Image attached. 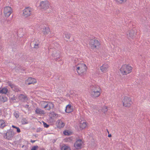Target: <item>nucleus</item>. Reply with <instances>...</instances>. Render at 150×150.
<instances>
[{
	"instance_id": "43",
	"label": "nucleus",
	"mask_w": 150,
	"mask_h": 150,
	"mask_svg": "<svg viewBox=\"0 0 150 150\" xmlns=\"http://www.w3.org/2000/svg\"><path fill=\"white\" fill-rule=\"evenodd\" d=\"M76 60H78V59H77L76 58L74 60V61L75 62H76L75 61Z\"/></svg>"
},
{
	"instance_id": "19",
	"label": "nucleus",
	"mask_w": 150,
	"mask_h": 150,
	"mask_svg": "<svg viewBox=\"0 0 150 150\" xmlns=\"http://www.w3.org/2000/svg\"><path fill=\"white\" fill-rule=\"evenodd\" d=\"M35 113L37 114L44 115L45 113L44 110H42L41 109L37 108L35 111Z\"/></svg>"
},
{
	"instance_id": "8",
	"label": "nucleus",
	"mask_w": 150,
	"mask_h": 150,
	"mask_svg": "<svg viewBox=\"0 0 150 150\" xmlns=\"http://www.w3.org/2000/svg\"><path fill=\"white\" fill-rule=\"evenodd\" d=\"M13 12L11 8L9 6L4 7V13L5 17H8Z\"/></svg>"
},
{
	"instance_id": "33",
	"label": "nucleus",
	"mask_w": 150,
	"mask_h": 150,
	"mask_svg": "<svg viewBox=\"0 0 150 150\" xmlns=\"http://www.w3.org/2000/svg\"><path fill=\"white\" fill-rule=\"evenodd\" d=\"M63 133L65 135H70L69 133L67 130H65L64 132Z\"/></svg>"
},
{
	"instance_id": "36",
	"label": "nucleus",
	"mask_w": 150,
	"mask_h": 150,
	"mask_svg": "<svg viewBox=\"0 0 150 150\" xmlns=\"http://www.w3.org/2000/svg\"><path fill=\"white\" fill-rule=\"evenodd\" d=\"M42 131V129L41 128H37L36 130V132H40V131Z\"/></svg>"
},
{
	"instance_id": "35",
	"label": "nucleus",
	"mask_w": 150,
	"mask_h": 150,
	"mask_svg": "<svg viewBox=\"0 0 150 150\" xmlns=\"http://www.w3.org/2000/svg\"><path fill=\"white\" fill-rule=\"evenodd\" d=\"M6 126V124L5 122L1 123V127L2 128Z\"/></svg>"
},
{
	"instance_id": "38",
	"label": "nucleus",
	"mask_w": 150,
	"mask_h": 150,
	"mask_svg": "<svg viewBox=\"0 0 150 150\" xmlns=\"http://www.w3.org/2000/svg\"><path fill=\"white\" fill-rule=\"evenodd\" d=\"M17 132L18 133H20L21 132V130L18 127L17 128Z\"/></svg>"
},
{
	"instance_id": "44",
	"label": "nucleus",
	"mask_w": 150,
	"mask_h": 150,
	"mask_svg": "<svg viewBox=\"0 0 150 150\" xmlns=\"http://www.w3.org/2000/svg\"><path fill=\"white\" fill-rule=\"evenodd\" d=\"M107 131H108V133H109V132H108V129H107Z\"/></svg>"
},
{
	"instance_id": "27",
	"label": "nucleus",
	"mask_w": 150,
	"mask_h": 150,
	"mask_svg": "<svg viewBox=\"0 0 150 150\" xmlns=\"http://www.w3.org/2000/svg\"><path fill=\"white\" fill-rule=\"evenodd\" d=\"M86 122H83V123L81 122L80 124V127L82 129L85 128L86 126Z\"/></svg>"
},
{
	"instance_id": "34",
	"label": "nucleus",
	"mask_w": 150,
	"mask_h": 150,
	"mask_svg": "<svg viewBox=\"0 0 150 150\" xmlns=\"http://www.w3.org/2000/svg\"><path fill=\"white\" fill-rule=\"evenodd\" d=\"M38 148L37 146H33L31 149V150H36V149Z\"/></svg>"
},
{
	"instance_id": "7",
	"label": "nucleus",
	"mask_w": 150,
	"mask_h": 150,
	"mask_svg": "<svg viewBox=\"0 0 150 150\" xmlns=\"http://www.w3.org/2000/svg\"><path fill=\"white\" fill-rule=\"evenodd\" d=\"M52 50V55L54 57H56L55 60L57 61L58 59H59L61 57V52L58 50H56L54 48H53Z\"/></svg>"
},
{
	"instance_id": "14",
	"label": "nucleus",
	"mask_w": 150,
	"mask_h": 150,
	"mask_svg": "<svg viewBox=\"0 0 150 150\" xmlns=\"http://www.w3.org/2000/svg\"><path fill=\"white\" fill-rule=\"evenodd\" d=\"M82 142L81 139L77 140L74 144V147L77 149H81V146L82 145Z\"/></svg>"
},
{
	"instance_id": "13",
	"label": "nucleus",
	"mask_w": 150,
	"mask_h": 150,
	"mask_svg": "<svg viewBox=\"0 0 150 150\" xmlns=\"http://www.w3.org/2000/svg\"><path fill=\"white\" fill-rule=\"evenodd\" d=\"M42 103L43 105V107L44 108H47L48 110H50L51 107L53 108V104L52 103H49V104L46 102L43 101L42 102Z\"/></svg>"
},
{
	"instance_id": "22",
	"label": "nucleus",
	"mask_w": 150,
	"mask_h": 150,
	"mask_svg": "<svg viewBox=\"0 0 150 150\" xmlns=\"http://www.w3.org/2000/svg\"><path fill=\"white\" fill-rule=\"evenodd\" d=\"M26 98V96L23 94H21L18 97L19 100L23 101L25 100V99Z\"/></svg>"
},
{
	"instance_id": "12",
	"label": "nucleus",
	"mask_w": 150,
	"mask_h": 150,
	"mask_svg": "<svg viewBox=\"0 0 150 150\" xmlns=\"http://www.w3.org/2000/svg\"><path fill=\"white\" fill-rule=\"evenodd\" d=\"M136 33L133 30L128 31L127 33V38L129 39L133 38L135 37Z\"/></svg>"
},
{
	"instance_id": "2",
	"label": "nucleus",
	"mask_w": 150,
	"mask_h": 150,
	"mask_svg": "<svg viewBox=\"0 0 150 150\" xmlns=\"http://www.w3.org/2000/svg\"><path fill=\"white\" fill-rule=\"evenodd\" d=\"M132 68L128 65H123L120 69V71L123 75H127L131 72Z\"/></svg>"
},
{
	"instance_id": "11",
	"label": "nucleus",
	"mask_w": 150,
	"mask_h": 150,
	"mask_svg": "<svg viewBox=\"0 0 150 150\" xmlns=\"http://www.w3.org/2000/svg\"><path fill=\"white\" fill-rule=\"evenodd\" d=\"M30 45L31 47L33 48L38 49L39 48V41L36 39H34L33 41H32L30 43Z\"/></svg>"
},
{
	"instance_id": "31",
	"label": "nucleus",
	"mask_w": 150,
	"mask_h": 150,
	"mask_svg": "<svg viewBox=\"0 0 150 150\" xmlns=\"http://www.w3.org/2000/svg\"><path fill=\"white\" fill-rule=\"evenodd\" d=\"M116 1L120 4H122L125 2L127 0H116Z\"/></svg>"
},
{
	"instance_id": "16",
	"label": "nucleus",
	"mask_w": 150,
	"mask_h": 150,
	"mask_svg": "<svg viewBox=\"0 0 150 150\" xmlns=\"http://www.w3.org/2000/svg\"><path fill=\"white\" fill-rule=\"evenodd\" d=\"M37 81L36 79L30 77L25 81V83L28 85L36 83Z\"/></svg>"
},
{
	"instance_id": "4",
	"label": "nucleus",
	"mask_w": 150,
	"mask_h": 150,
	"mask_svg": "<svg viewBox=\"0 0 150 150\" xmlns=\"http://www.w3.org/2000/svg\"><path fill=\"white\" fill-rule=\"evenodd\" d=\"M89 45L92 49L97 48L100 45L99 41L96 39H91L89 40Z\"/></svg>"
},
{
	"instance_id": "24",
	"label": "nucleus",
	"mask_w": 150,
	"mask_h": 150,
	"mask_svg": "<svg viewBox=\"0 0 150 150\" xmlns=\"http://www.w3.org/2000/svg\"><path fill=\"white\" fill-rule=\"evenodd\" d=\"M7 98L4 96H0V101L2 102H5L7 101Z\"/></svg>"
},
{
	"instance_id": "17",
	"label": "nucleus",
	"mask_w": 150,
	"mask_h": 150,
	"mask_svg": "<svg viewBox=\"0 0 150 150\" xmlns=\"http://www.w3.org/2000/svg\"><path fill=\"white\" fill-rule=\"evenodd\" d=\"M108 67L109 66L108 64H104L100 67V69L104 73L107 71Z\"/></svg>"
},
{
	"instance_id": "30",
	"label": "nucleus",
	"mask_w": 150,
	"mask_h": 150,
	"mask_svg": "<svg viewBox=\"0 0 150 150\" xmlns=\"http://www.w3.org/2000/svg\"><path fill=\"white\" fill-rule=\"evenodd\" d=\"M14 115L15 117L16 118H17L18 117H19V113L18 111H16L15 112Z\"/></svg>"
},
{
	"instance_id": "9",
	"label": "nucleus",
	"mask_w": 150,
	"mask_h": 150,
	"mask_svg": "<svg viewBox=\"0 0 150 150\" xmlns=\"http://www.w3.org/2000/svg\"><path fill=\"white\" fill-rule=\"evenodd\" d=\"M49 2L47 0L40 2V6L42 9L46 10L49 8Z\"/></svg>"
},
{
	"instance_id": "29",
	"label": "nucleus",
	"mask_w": 150,
	"mask_h": 150,
	"mask_svg": "<svg viewBox=\"0 0 150 150\" xmlns=\"http://www.w3.org/2000/svg\"><path fill=\"white\" fill-rule=\"evenodd\" d=\"M21 122L22 124L25 125L28 124V122L27 120L25 118H23L22 119Z\"/></svg>"
},
{
	"instance_id": "23",
	"label": "nucleus",
	"mask_w": 150,
	"mask_h": 150,
	"mask_svg": "<svg viewBox=\"0 0 150 150\" xmlns=\"http://www.w3.org/2000/svg\"><path fill=\"white\" fill-rule=\"evenodd\" d=\"M64 38L66 39L69 40L71 37V34L67 32H65L64 33Z\"/></svg>"
},
{
	"instance_id": "18",
	"label": "nucleus",
	"mask_w": 150,
	"mask_h": 150,
	"mask_svg": "<svg viewBox=\"0 0 150 150\" xmlns=\"http://www.w3.org/2000/svg\"><path fill=\"white\" fill-rule=\"evenodd\" d=\"M65 124L62 121V120H59L57 121V126L59 129L63 128Z\"/></svg>"
},
{
	"instance_id": "21",
	"label": "nucleus",
	"mask_w": 150,
	"mask_h": 150,
	"mask_svg": "<svg viewBox=\"0 0 150 150\" xmlns=\"http://www.w3.org/2000/svg\"><path fill=\"white\" fill-rule=\"evenodd\" d=\"M42 31L44 35H47L50 32V29L48 27H44L43 28Z\"/></svg>"
},
{
	"instance_id": "42",
	"label": "nucleus",
	"mask_w": 150,
	"mask_h": 150,
	"mask_svg": "<svg viewBox=\"0 0 150 150\" xmlns=\"http://www.w3.org/2000/svg\"><path fill=\"white\" fill-rule=\"evenodd\" d=\"M111 136L112 135L111 134H109L108 136V137H111Z\"/></svg>"
},
{
	"instance_id": "6",
	"label": "nucleus",
	"mask_w": 150,
	"mask_h": 150,
	"mask_svg": "<svg viewBox=\"0 0 150 150\" xmlns=\"http://www.w3.org/2000/svg\"><path fill=\"white\" fill-rule=\"evenodd\" d=\"M5 134L4 137L5 139L8 140H11L13 138L15 133L12 130L10 129L8 130Z\"/></svg>"
},
{
	"instance_id": "25",
	"label": "nucleus",
	"mask_w": 150,
	"mask_h": 150,
	"mask_svg": "<svg viewBox=\"0 0 150 150\" xmlns=\"http://www.w3.org/2000/svg\"><path fill=\"white\" fill-rule=\"evenodd\" d=\"M8 91V90L6 88H4L0 90V93L3 94H6Z\"/></svg>"
},
{
	"instance_id": "40",
	"label": "nucleus",
	"mask_w": 150,
	"mask_h": 150,
	"mask_svg": "<svg viewBox=\"0 0 150 150\" xmlns=\"http://www.w3.org/2000/svg\"><path fill=\"white\" fill-rule=\"evenodd\" d=\"M35 141V140H31L30 141V142H32V143H33Z\"/></svg>"
},
{
	"instance_id": "45",
	"label": "nucleus",
	"mask_w": 150,
	"mask_h": 150,
	"mask_svg": "<svg viewBox=\"0 0 150 150\" xmlns=\"http://www.w3.org/2000/svg\"><path fill=\"white\" fill-rule=\"evenodd\" d=\"M79 64V63H77V65H78Z\"/></svg>"
},
{
	"instance_id": "26",
	"label": "nucleus",
	"mask_w": 150,
	"mask_h": 150,
	"mask_svg": "<svg viewBox=\"0 0 150 150\" xmlns=\"http://www.w3.org/2000/svg\"><path fill=\"white\" fill-rule=\"evenodd\" d=\"M108 110V107L105 106H103L101 110L104 113H106Z\"/></svg>"
},
{
	"instance_id": "5",
	"label": "nucleus",
	"mask_w": 150,
	"mask_h": 150,
	"mask_svg": "<svg viewBox=\"0 0 150 150\" xmlns=\"http://www.w3.org/2000/svg\"><path fill=\"white\" fill-rule=\"evenodd\" d=\"M122 102L123 103V106L126 107H130L132 103L131 99L128 97H125Z\"/></svg>"
},
{
	"instance_id": "10",
	"label": "nucleus",
	"mask_w": 150,
	"mask_h": 150,
	"mask_svg": "<svg viewBox=\"0 0 150 150\" xmlns=\"http://www.w3.org/2000/svg\"><path fill=\"white\" fill-rule=\"evenodd\" d=\"M31 9L30 8L27 7L23 10V16L27 17L30 16L31 13Z\"/></svg>"
},
{
	"instance_id": "41",
	"label": "nucleus",
	"mask_w": 150,
	"mask_h": 150,
	"mask_svg": "<svg viewBox=\"0 0 150 150\" xmlns=\"http://www.w3.org/2000/svg\"><path fill=\"white\" fill-rule=\"evenodd\" d=\"M11 99L12 100H15V99L14 98H11Z\"/></svg>"
},
{
	"instance_id": "46",
	"label": "nucleus",
	"mask_w": 150,
	"mask_h": 150,
	"mask_svg": "<svg viewBox=\"0 0 150 150\" xmlns=\"http://www.w3.org/2000/svg\"><path fill=\"white\" fill-rule=\"evenodd\" d=\"M40 150H44L42 149H41Z\"/></svg>"
},
{
	"instance_id": "32",
	"label": "nucleus",
	"mask_w": 150,
	"mask_h": 150,
	"mask_svg": "<svg viewBox=\"0 0 150 150\" xmlns=\"http://www.w3.org/2000/svg\"><path fill=\"white\" fill-rule=\"evenodd\" d=\"M42 122H43V125H44V127H46V128H48L49 127V125L47 124L45 122H44L43 121Z\"/></svg>"
},
{
	"instance_id": "39",
	"label": "nucleus",
	"mask_w": 150,
	"mask_h": 150,
	"mask_svg": "<svg viewBox=\"0 0 150 150\" xmlns=\"http://www.w3.org/2000/svg\"><path fill=\"white\" fill-rule=\"evenodd\" d=\"M12 127H13V128H16H16L18 127H16V126H14V125H13L12 126Z\"/></svg>"
},
{
	"instance_id": "37",
	"label": "nucleus",
	"mask_w": 150,
	"mask_h": 150,
	"mask_svg": "<svg viewBox=\"0 0 150 150\" xmlns=\"http://www.w3.org/2000/svg\"><path fill=\"white\" fill-rule=\"evenodd\" d=\"M10 20L6 19V20L5 21L4 23L5 24H6V23H10Z\"/></svg>"
},
{
	"instance_id": "28",
	"label": "nucleus",
	"mask_w": 150,
	"mask_h": 150,
	"mask_svg": "<svg viewBox=\"0 0 150 150\" xmlns=\"http://www.w3.org/2000/svg\"><path fill=\"white\" fill-rule=\"evenodd\" d=\"M70 148L67 146L64 145L61 148V150H70Z\"/></svg>"
},
{
	"instance_id": "20",
	"label": "nucleus",
	"mask_w": 150,
	"mask_h": 150,
	"mask_svg": "<svg viewBox=\"0 0 150 150\" xmlns=\"http://www.w3.org/2000/svg\"><path fill=\"white\" fill-rule=\"evenodd\" d=\"M72 106L71 105L69 104L67 106L65 110V111L66 112L69 113L72 111Z\"/></svg>"
},
{
	"instance_id": "1",
	"label": "nucleus",
	"mask_w": 150,
	"mask_h": 150,
	"mask_svg": "<svg viewBox=\"0 0 150 150\" xmlns=\"http://www.w3.org/2000/svg\"><path fill=\"white\" fill-rule=\"evenodd\" d=\"M91 95L93 98H96L99 96L100 95V87L96 85L91 86Z\"/></svg>"
},
{
	"instance_id": "3",
	"label": "nucleus",
	"mask_w": 150,
	"mask_h": 150,
	"mask_svg": "<svg viewBox=\"0 0 150 150\" xmlns=\"http://www.w3.org/2000/svg\"><path fill=\"white\" fill-rule=\"evenodd\" d=\"M76 68L77 73L79 75L82 76L86 74L87 70V67L85 64H83L81 67H77L76 65L75 67L74 68Z\"/></svg>"
},
{
	"instance_id": "15",
	"label": "nucleus",
	"mask_w": 150,
	"mask_h": 150,
	"mask_svg": "<svg viewBox=\"0 0 150 150\" xmlns=\"http://www.w3.org/2000/svg\"><path fill=\"white\" fill-rule=\"evenodd\" d=\"M7 83L8 86H9L12 90L15 92H16L20 91L18 88L17 86L15 85L14 84L12 83L10 81H8Z\"/></svg>"
}]
</instances>
